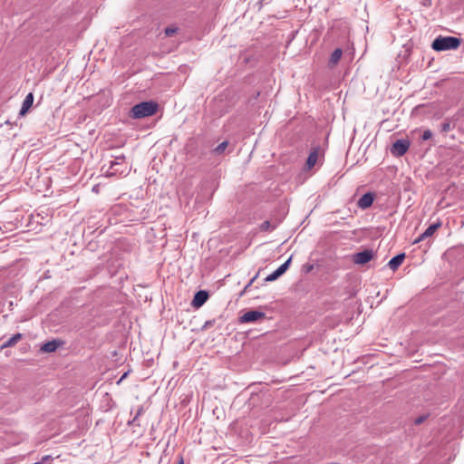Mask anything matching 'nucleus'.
Wrapping results in <instances>:
<instances>
[{
    "instance_id": "dca6fc26",
    "label": "nucleus",
    "mask_w": 464,
    "mask_h": 464,
    "mask_svg": "<svg viewBox=\"0 0 464 464\" xmlns=\"http://www.w3.org/2000/svg\"><path fill=\"white\" fill-rule=\"evenodd\" d=\"M22 334H14L12 337H10L7 341H5L2 345L1 348H6L14 345L19 340H21Z\"/></svg>"
},
{
    "instance_id": "6ab92c4d",
    "label": "nucleus",
    "mask_w": 464,
    "mask_h": 464,
    "mask_svg": "<svg viewBox=\"0 0 464 464\" xmlns=\"http://www.w3.org/2000/svg\"><path fill=\"white\" fill-rule=\"evenodd\" d=\"M228 146V142L227 140L221 142L219 145H218L214 151L217 153V154H221L225 151V150L227 148Z\"/></svg>"
},
{
    "instance_id": "b1692460",
    "label": "nucleus",
    "mask_w": 464,
    "mask_h": 464,
    "mask_svg": "<svg viewBox=\"0 0 464 464\" xmlns=\"http://www.w3.org/2000/svg\"><path fill=\"white\" fill-rule=\"evenodd\" d=\"M213 324H214V320L207 321L205 323V324L203 325V329H208V328L211 327Z\"/></svg>"
},
{
    "instance_id": "ddd939ff",
    "label": "nucleus",
    "mask_w": 464,
    "mask_h": 464,
    "mask_svg": "<svg viewBox=\"0 0 464 464\" xmlns=\"http://www.w3.org/2000/svg\"><path fill=\"white\" fill-rule=\"evenodd\" d=\"M405 258V254L401 253L393 256L388 263V266L392 270L395 271L398 269V267L402 264L403 260Z\"/></svg>"
},
{
    "instance_id": "6e6552de",
    "label": "nucleus",
    "mask_w": 464,
    "mask_h": 464,
    "mask_svg": "<svg viewBox=\"0 0 464 464\" xmlns=\"http://www.w3.org/2000/svg\"><path fill=\"white\" fill-rule=\"evenodd\" d=\"M441 223L437 222L430 226H429L426 230L421 233L414 241L413 244L420 243L421 241H424L426 238L430 237L434 235V233L437 231L439 227H440Z\"/></svg>"
},
{
    "instance_id": "a878e982",
    "label": "nucleus",
    "mask_w": 464,
    "mask_h": 464,
    "mask_svg": "<svg viewBox=\"0 0 464 464\" xmlns=\"http://www.w3.org/2000/svg\"><path fill=\"white\" fill-rule=\"evenodd\" d=\"M256 277H257V275H256V276H255L250 280V282L247 284V285L246 286V288H245V289H246L247 287H249V286L253 284V282L256 280Z\"/></svg>"
},
{
    "instance_id": "423d86ee",
    "label": "nucleus",
    "mask_w": 464,
    "mask_h": 464,
    "mask_svg": "<svg viewBox=\"0 0 464 464\" xmlns=\"http://www.w3.org/2000/svg\"><path fill=\"white\" fill-rule=\"evenodd\" d=\"M292 261V256H290L284 264H282L276 270H275L272 274L268 275L266 278V282H272L279 278L282 275L285 273L288 269Z\"/></svg>"
},
{
    "instance_id": "5701e85b",
    "label": "nucleus",
    "mask_w": 464,
    "mask_h": 464,
    "mask_svg": "<svg viewBox=\"0 0 464 464\" xmlns=\"http://www.w3.org/2000/svg\"><path fill=\"white\" fill-rule=\"evenodd\" d=\"M314 268V266L311 265V264H305L304 266H303V270L305 272V273H309L313 270Z\"/></svg>"
},
{
    "instance_id": "2eb2a0df",
    "label": "nucleus",
    "mask_w": 464,
    "mask_h": 464,
    "mask_svg": "<svg viewBox=\"0 0 464 464\" xmlns=\"http://www.w3.org/2000/svg\"><path fill=\"white\" fill-rule=\"evenodd\" d=\"M342 54H343V51H342V49H340V48H336V49L332 53V54H331V56H330L329 64H330L331 66H334V65H336V64L339 63V61H340V59H341V57H342Z\"/></svg>"
},
{
    "instance_id": "4468645a",
    "label": "nucleus",
    "mask_w": 464,
    "mask_h": 464,
    "mask_svg": "<svg viewBox=\"0 0 464 464\" xmlns=\"http://www.w3.org/2000/svg\"><path fill=\"white\" fill-rule=\"evenodd\" d=\"M33 102H34V95L32 92H30L24 98L19 114L24 115L29 111V109L32 107Z\"/></svg>"
},
{
    "instance_id": "c85d7f7f",
    "label": "nucleus",
    "mask_w": 464,
    "mask_h": 464,
    "mask_svg": "<svg viewBox=\"0 0 464 464\" xmlns=\"http://www.w3.org/2000/svg\"><path fill=\"white\" fill-rule=\"evenodd\" d=\"M50 459V456H45L43 458V460H48Z\"/></svg>"
},
{
    "instance_id": "39448f33",
    "label": "nucleus",
    "mask_w": 464,
    "mask_h": 464,
    "mask_svg": "<svg viewBox=\"0 0 464 464\" xmlns=\"http://www.w3.org/2000/svg\"><path fill=\"white\" fill-rule=\"evenodd\" d=\"M266 317V314L257 310H250L246 312L243 315L239 317V322L241 324L246 323H255L260 319Z\"/></svg>"
},
{
    "instance_id": "f8f14e48",
    "label": "nucleus",
    "mask_w": 464,
    "mask_h": 464,
    "mask_svg": "<svg viewBox=\"0 0 464 464\" xmlns=\"http://www.w3.org/2000/svg\"><path fill=\"white\" fill-rule=\"evenodd\" d=\"M62 344H63V342L53 339L52 341H49V342L44 343L43 346L41 347V351H43L44 353H53V352H55L57 350V348L59 346H61Z\"/></svg>"
},
{
    "instance_id": "4be33fe9",
    "label": "nucleus",
    "mask_w": 464,
    "mask_h": 464,
    "mask_svg": "<svg viewBox=\"0 0 464 464\" xmlns=\"http://www.w3.org/2000/svg\"><path fill=\"white\" fill-rule=\"evenodd\" d=\"M428 418V415H421V416H419L418 418H416L414 420V424L415 425H420L421 423H423Z\"/></svg>"
},
{
    "instance_id": "bb28decb",
    "label": "nucleus",
    "mask_w": 464,
    "mask_h": 464,
    "mask_svg": "<svg viewBox=\"0 0 464 464\" xmlns=\"http://www.w3.org/2000/svg\"><path fill=\"white\" fill-rule=\"evenodd\" d=\"M138 418L139 416H134L133 419L129 421V424H135L136 421L138 420Z\"/></svg>"
},
{
    "instance_id": "1a4fd4ad",
    "label": "nucleus",
    "mask_w": 464,
    "mask_h": 464,
    "mask_svg": "<svg viewBox=\"0 0 464 464\" xmlns=\"http://www.w3.org/2000/svg\"><path fill=\"white\" fill-rule=\"evenodd\" d=\"M208 299V293L205 290L198 291L191 302V304L195 308L201 307Z\"/></svg>"
},
{
    "instance_id": "393cba45",
    "label": "nucleus",
    "mask_w": 464,
    "mask_h": 464,
    "mask_svg": "<svg viewBox=\"0 0 464 464\" xmlns=\"http://www.w3.org/2000/svg\"><path fill=\"white\" fill-rule=\"evenodd\" d=\"M143 413V407L142 406H140L137 410V412H136V416H140L141 414Z\"/></svg>"
},
{
    "instance_id": "0eeeda50",
    "label": "nucleus",
    "mask_w": 464,
    "mask_h": 464,
    "mask_svg": "<svg viewBox=\"0 0 464 464\" xmlns=\"http://www.w3.org/2000/svg\"><path fill=\"white\" fill-rule=\"evenodd\" d=\"M373 257V251L372 249H365L353 256V262L358 265H364L370 262Z\"/></svg>"
},
{
    "instance_id": "9d476101",
    "label": "nucleus",
    "mask_w": 464,
    "mask_h": 464,
    "mask_svg": "<svg viewBox=\"0 0 464 464\" xmlns=\"http://www.w3.org/2000/svg\"><path fill=\"white\" fill-rule=\"evenodd\" d=\"M320 153H321V149L319 146L314 147L312 149V150L310 151V153L308 155L306 163H305V167L307 169H311L317 163V161L319 160Z\"/></svg>"
},
{
    "instance_id": "9b49d317",
    "label": "nucleus",
    "mask_w": 464,
    "mask_h": 464,
    "mask_svg": "<svg viewBox=\"0 0 464 464\" xmlns=\"http://www.w3.org/2000/svg\"><path fill=\"white\" fill-rule=\"evenodd\" d=\"M374 200V194L372 192H367L363 194L358 200L357 206L361 209H366L370 208Z\"/></svg>"
},
{
    "instance_id": "20e7f679",
    "label": "nucleus",
    "mask_w": 464,
    "mask_h": 464,
    "mask_svg": "<svg viewBox=\"0 0 464 464\" xmlns=\"http://www.w3.org/2000/svg\"><path fill=\"white\" fill-rule=\"evenodd\" d=\"M411 142L407 139L397 140L391 148V153L396 157L403 156L409 150Z\"/></svg>"
},
{
    "instance_id": "f3484780",
    "label": "nucleus",
    "mask_w": 464,
    "mask_h": 464,
    "mask_svg": "<svg viewBox=\"0 0 464 464\" xmlns=\"http://www.w3.org/2000/svg\"><path fill=\"white\" fill-rule=\"evenodd\" d=\"M454 128V125H451V122L449 119H446L440 125V131L447 133Z\"/></svg>"
},
{
    "instance_id": "cd10ccee",
    "label": "nucleus",
    "mask_w": 464,
    "mask_h": 464,
    "mask_svg": "<svg viewBox=\"0 0 464 464\" xmlns=\"http://www.w3.org/2000/svg\"><path fill=\"white\" fill-rule=\"evenodd\" d=\"M178 464H184L183 458L180 456Z\"/></svg>"
},
{
    "instance_id": "412c9836",
    "label": "nucleus",
    "mask_w": 464,
    "mask_h": 464,
    "mask_svg": "<svg viewBox=\"0 0 464 464\" xmlns=\"http://www.w3.org/2000/svg\"><path fill=\"white\" fill-rule=\"evenodd\" d=\"M431 137H432V132L430 130H426L423 131V133L421 135V140H428L431 139Z\"/></svg>"
},
{
    "instance_id": "a211bd4d",
    "label": "nucleus",
    "mask_w": 464,
    "mask_h": 464,
    "mask_svg": "<svg viewBox=\"0 0 464 464\" xmlns=\"http://www.w3.org/2000/svg\"><path fill=\"white\" fill-rule=\"evenodd\" d=\"M276 227V225H272L270 221L266 220L260 225V230L261 231H272Z\"/></svg>"
},
{
    "instance_id": "f257e3e1",
    "label": "nucleus",
    "mask_w": 464,
    "mask_h": 464,
    "mask_svg": "<svg viewBox=\"0 0 464 464\" xmlns=\"http://www.w3.org/2000/svg\"><path fill=\"white\" fill-rule=\"evenodd\" d=\"M158 103L152 101L142 102L134 105L130 112L132 119H141L151 116L156 113L158 110Z\"/></svg>"
},
{
    "instance_id": "c756f323",
    "label": "nucleus",
    "mask_w": 464,
    "mask_h": 464,
    "mask_svg": "<svg viewBox=\"0 0 464 464\" xmlns=\"http://www.w3.org/2000/svg\"><path fill=\"white\" fill-rule=\"evenodd\" d=\"M34 464H44L43 462H35Z\"/></svg>"
},
{
    "instance_id": "f03ea898",
    "label": "nucleus",
    "mask_w": 464,
    "mask_h": 464,
    "mask_svg": "<svg viewBox=\"0 0 464 464\" xmlns=\"http://www.w3.org/2000/svg\"><path fill=\"white\" fill-rule=\"evenodd\" d=\"M461 44L460 38L455 36H442L440 35L434 39L431 44L433 50L437 52L456 50Z\"/></svg>"
},
{
    "instance_id": "aec40b11",
    "label": "nucleus",
    "mask_w": 464,
    "mask_h": 464,
    "mask_svg": "<svg viewBox=\"0 0 464 464\" xmlns=\"http://www.w3.org/2000/svg\"><path fill=\"white\" fill-rule=\"evenodd\" d=\"M177 31H178L177 27L171 26V27H167L164 32H165L166 36L169 37V36H172Z\"/></svg>"
},
{
    "instance_id": "7ed1b4c3",
    "label": "nucleus",
    "mask_w": 464,
    "mask_h": 464,
    "mask_svg": "<svg viewBox=\"0 0 464 464\" xmlns=\"http://www.w3.org/2000/svg\"><path fill=\"white\" fill-rule=\"evenodd\" d=\"M130 170V168L125 161L124 155H119L114 158V160H111L110 163V168L108 170L109 175H122L127 174Z\"/></svg>"
}]
</instances>
